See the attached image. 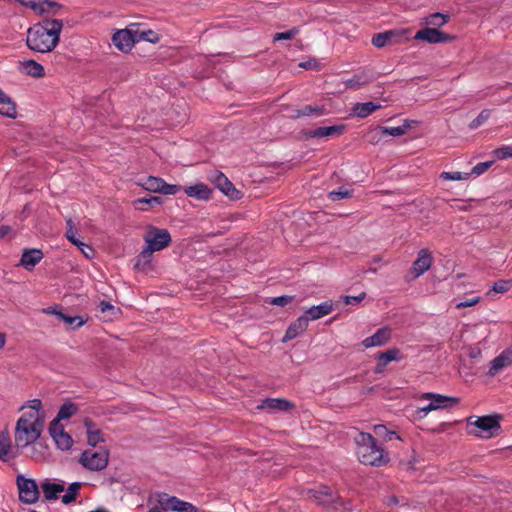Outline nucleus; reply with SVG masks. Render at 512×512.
I'll return each instance as SVG.
<instances>
[{"label":"nucleus","mask_w":512,"mask_h":512,"mask_svg":"<svg viewBox=\"0 0 512 512\" xmlns=\"http://www.w3.org/2000/svg\"><path fill=\"white\" fill-rule=\"evenodd\" d=\"M314 499L323 506H330L335 501L333 490L327 486H321L313 491Z\"/></svg>","instance_id":"nucleus-22"},{"label":"nucleus","mask_w":512,"mask_h":512,"mask_svg":"<svg viewBox=\"0 0 512 512\" xmlns=\"http://www.w3.org/2000/svg\"><path fill=\"white\" fill-rule=\"evenodd\" d=\"M19 68L22 73L34 78H42L45 76L44 67L34 60H25L20 62Z\"/></svg>","instance_id":"nucleus-20"},{"label":"nucleus","mask_w":512,"mask_h":512,"mask_svg":"<svg viewBox=\"0 0 512 512\" xmlns=\"http://www.w3.org/2000/svg\"><path fill=\"white\" fill-rule=\"evenodd\" d=\"M352 196V190L345 187H340L337 190L329 192L328 197L332 201H339L341 199L349 198Z\"/></svg>","instance_id":"nucleus-42"},{"label":"nucleus","mask_w":512,"mask_h":512,"mask_svg":"<svg viewBox=\"0 0 512 512\" xmlns=\"http://www.w3.org/2000/svg\"><path fill=\"white\" fill-rule=\"evenodd\" d=\"M164 180L158 177L150 176L144 180L141 186L150 192L161 193Z\"/></svg>","instance_id":"nucleus-31"},{"label":"nucleus","mask_w":512,"mask_h":512,"mask_svg":"<svg viewBox=\"0 0 512 512\" xmlns=\"http://www.w3.org/2000/svg\"><path fill=\"white\" fill-rule=\"evenodd\" d=\"M512 365V349H505L495 357L491 363L489 368V375L495 376L497 373H499L502 369L509 367Z\"/></svg>","instance_id":"nucleus-14"},{"label":"nucleus","mask_w":512,"mask_h":512,"mask_svg":"<svg viewBox=\"0 0 512 512\" xmlns=\"http://www.w3.org/2000/svg\"><path fill=\"white\" fill-rule=\"evenodd\" d=\"M367 82L368 80H362L361 76H354L353 78L346 81V86L349 88L358 89Z\"/></svg>","instance_id":"nucleus-51"},{"label":"nucleus","mask_w":512,"mask_h":512,"mask_svg":"<svg viewBox=\"0 0 512 512\" xmlns=\"http://www.w3.org/2000/svg\"><path fill=\"white\" fill-rule=\"evenodd\" d=\"M326 113L325 108L321 106L305 105L300 109L294 111L293 118H300L303 116H322Z\"/></svg>","instance_id":"nucleus-28"},{"label":"nucleus","mask_w":512,"mask_h":512,"mask_svg":"<svg viewBox=\"0 0 512 512\" xmlns=\"http://www.w3.org/2000/svg\"><path fill=\"white\" fill-rule=\"evenodd\" d=\"M161 187V193L165 195H175L181 190L180 186L167 184L165 181L163 182V185Z\"/></svg>","instance_id":"nucleus-52"},{"label":"nucleus","mask_w":512,"mask_h":512,"mask_svg":"<svg viewBox=\"0 0 512 512\" xmlns=\"http://www.w3.org/2000/svg\"><path fill=\"white\" fill-rule=\"evenodd\" d=\"M374 432L377 436H382L386 438V435L388 434L389 430L384 425H375Z\"/></svg>","instance_id":"nucleus-57"},{"label":"nucleus","mask_w":512,"mask_h":512,"mask_svg":"<svg viewBox=\"0 0 512 512\" xmlns=\"http://www.w3.org/2000/svg\"><path fill=\"white\" fill-rule=\"evenodd\" d=\"M300 67H303L305 69H316L317 63L314 60H310V61L300 63Z\"/></svg>","instance_id":"nucleus-58"},{"label":"nucleus","mask_w":512,"mask_h":512,"mask_svg":"<svg viewBox=\"0 0 512 512\" xmlns=\"http://www.w3.org/2000/svg\"><path fill=\"white\" fill-rule=\"evenodd\" d=\"M365 298V293H361L359 296H346L345 303L346 304H354L359 303Z\"/></svg>","instance_id":"nucleus-56"},{"label":"nucleus","mask_w":512,"mask_h":512,"mask_svg":"<svg viewBox=\"0 0 512 512\" xmlns=\"http://www.w3.org/2000/svg\"><path fill=\"white\" fill-rule=\"evenodd\" d=\"M480 302V297H472L456 304L457 309L472 307Z\"/></svg>","instance_id":"nucleus-54"},{"label":"nucleus","mask_w":512,"mask_h":512,"mask_svg":"<svg viewBox=\"0 0 512 512\" xmlns=\"http://www.w3.org/2000/svg\"><path fill=\"white\" fill-rule=\"evenodd\" d=\"M469 433L479 438L489 439L496 436L500 431L499 419L497 416H481L468 418Z\"/></svg>","instance_id":"nucleus-6"},{"label":"nucleus","mask_w":512,"mask_h":512,"mask_svg":"<svg viewBox=\"0 0 512 512\" xmlns=\"http://www.w3.org/2000/svg\"><path fill=\"white\" fill-rule=\"evenodd\" d=\"M143 41H148L151 43H156L159 41V36L157 33L150 29H144Z\"/></svg>","instance_id":"nucleus-55"},{"label":"nucleus","mask_w":512,"mask_h":512,"mask_svg":"<svg viewBox=\"0 0 512 512\" xmlns=\"http://www.w3.org/2000/svg\"><path fill=\"white\" fill-rule=\"evenodd\" d=\"M63 22L58 19H45L28 29L27 46L36 52L47 53L54 50L60 40Z\"/></svg>","instance_id":"nucleus-2"},{"label":"nucleus","mask_w":512,"mask_h":512,"mask_svg":"<svg viewBox=\"0 0 512 512\" xmlns=\"http://www.w3.org/2000/svg\"><path fill=\"white\" fill-rule=\"evenodd\" d=\"M85 427L87 429V438L90 445L96 446L99 442L104 441L101 431L95 429L90 421H85Z\"/></svg>","instance_id":"nucleus-29"},{"label":"nucleus","mask_w":512,"mask_h":512,"mask_svg":"<svg viewBox=\"0 0 512 512\" xmlns=\"http://www.w3.org/2000/svg\"><path fill=\"white\" fill-rule=\"evenodd\" d=\"M23 413L16 422L14 439L17 447L25 448L41 436L46 416L40 399L29 400L21 407Z\"/></svg>","instance_id":"nucleus-1"},{"label":"nucleus","mask_w":512,"mask_h":512,"mask_svg":"<svg viewBox=\"0 0 512 512\" xmlns=\"http://www.w3.org/2000/svg\"><path fill=\"white\" fill-rule=\"evenodd\" d=\"M6 343V335L4 333H0V349L4 347Z\"/></svg>","instance_id":"nucleus-64"},{"label":"nucleus","mask_w":512,"mask_h":512,"mask_svg":"<svg viewBox=\"0 0 512 512\" xmlns=\"http://www.w3.org/2000/svg\"><path fill=\"white\" fill-rule=\"evenodd\" d=\"M393 36L392 31L378 33L372 38V44L377 48H382L391 42Z\"/></svg>","instance_id":"nucleus-34"},{"label":"nucleus","mask_w":512,"mask_h":512,"mask_svg":"<svg viewBox=\"0 0 512 512\" xmlns=\"http://www.w3.org/2000/svg\"><path fill=\"white\" fill-rule=\"evenodd\" d=\"M43 312H44L45 314H51V315H55V316H57V317H58V314H59V313H62L61 311H58V310L56 309V307H48V308H45V309L43 310Z\"/></svg>","instance_id":"nucleus-62"},{"label":"nucleus","mask_w":512,"mask_h":512,"mask_svg":"<svg viewBox=\"0 0 512 512\" xmlns=\"http://www.w3.org/2000/svg\"><path fill=\"white\" fill-rule=\"evenodd\" d=\"M12 231L11 227L10 226H7V225H2L0 227V238H4L5 236H7L10 232Z\"/></svg>","instance_id":"nucleus-59"},{"label":"nucleus","mask_w":512,"mask_h":512,"mask_svg":"<svg viewBox=\"0 0 512 512\" xmlns=\"http://www.w3.org/2000/svg\"><path fill=\"white\" fill-rule=\"evenodd\" d=\"M299 33V30L297 28H292L285 32H279L274 35V41H280V40H290L295 35Z\"/></svg>","instance_id":"nucleus-49"},{"label":"nucleus","mask_w":512,"mask_h":512,"mask_svg":"<svg viewBox=\"0 0 512 512\" xmlns=\"http://www.w3.org/2000/svg\"><path fill=\"white\" fill-rule=\"evenodd\" d=\"M469 173L462 172H442L440 178L443 180L460 181L469 178Z\"/></svg>","instance_id":"nucleus-45"},{"label":"nucleus","mask_w":512,"mask_h":512,"mask_svg":"<svg viewBox=\"0 0 512 512\" xmlns=\"http://www.w3.org/2000/svg\"><path fill=\"white\" fill-rule=\"evenodd\" d=\"M494 153L498 159L512 158V145H506L497 148Z\"/></svg>","instance_id":"nucleus-48"},{"label":"nucleus","mask_w":512,"mask_h":512,"mask_svg":"<svg viewBox=\"0 0 512 512\" xmlns=\"http://www.w3.org/2000/svg\"><path fill=\"white\" fill-rule=\"evenodd\" d=\"M16 484L19 492V499L25 504H34L38 501L40 493L35 480L18 475Z\"/></svg>","instance_id":"nucleus-9"},{"label":"nucleus","mask_w":512,"mask_h":512,"mask_svg":"<svg viewBox=\"0 0 512 512\" xmlns=\"http://www.w3.org/2000/svg\"><path fill=\"white\" fill-rule=\"evenodd\" d=\"M386 364L383 363L382 361L378 360V363L375 367V373H378V374H381L384 372L385 368H386Z\"/></svg>","instance_id":"nucleus-61"},{"label":"nucleus","mask_w":512,"mask_h":512,"mask_svg":"<svg viewBox=\"0 0 512 512\" xmlns=\"http://www.w3.org/2000/svg\"><path fill=\"white\" fill-rule=\"evenodd\" d=\"M511 286H512L511 280H499V281H496L493 284L492 289L488 292V295H490L491 292H494V293H505V292L510 290Z\"/></svg>","instance_id":"nucleus-43"},{"label":"nucleus","mask_w":512,"mask_h":512,"mask_svg":"<svg viewBox=\"0 0 512 512\" xmlns=\"http://www.w3.org/2000/svg\"><path fill=\"white\" fill-rule=\"evenodd\" d=\"M333 310V304L331 301H325L322 302L319 305L312 306L309 309H307L303 317L306 318L307 322L318 320L328 314H330Z\"/></svg>","instance_id":"nucleus-17"},{"label":"nucleus","mask_w":512,"mask_h":512,"mask_svg":"<svg viewBox=\"0 0 512 512\" xmlns=\"http://www.w3.org/2000/svg\"><path fill=\"white\" fill-rule=\"evenodd\" d=\"M133 43L143 41L144 28L141 24L133 23L127 27Z\"/></svg>","instance_id":"nucleus-39"},{"label":"nucleus","mask_w":512,"mask_h":512,"mask_svg":"<svg viewBox=\"0 0 512 512\" xmlns=\"http://www.w3.org/2000/svg\"><path fill=\"white\" fill-rule=\"evenodd\" d=\"M41 488L46 499L55 500L58 498V494L64 491V484L45 480L41 484Z\"/></svg>","instance_id":"nucleus-26"},{"label":"nucleus","mask_w":512,"mask_h":512,"mask_svg":"<svg viewBox=\"0 0 512 512\" xmlns=\"http://www.w3.org/2000/svg\"><path fill=\"white\" fill-rule=\"evenodd\" d=\"M11 451V443L9 438L0 436V460L8 461Z\"/></svg>","instance_id":"nucleus-41"},{"label":"nucleus","mask_w":512,"mask_h":512,"mask_svg":"<svg viewBox=\"0 0 512 512\" xmlns=\"http://www.w3.org/2000/svg\"><path fill=\"white\" fill-rule=\"evenodd\" d=\"M78 412V407L73 402H65L59 409L57 414L58 420H66L75 415Z\"/></svg>","instance_id":"nucleus-30"},{"label":"nucleus","mask_w":512,"mask_h":512,"mask_svg":"<svg viewBox=\"0 0 512 512\" xmlns=\"http://www.w3.org/2000/svg\"><path fill=\"white\" fill-rule=\"evenodd\" d=\"M308 324L309 323L307 322L306 318L303 317V315L297 318L289 325L288 329L286 330V333L283 337V342L292 340L299 334L303 333L307 329Z\"/></svg>","instance_id":"nucleus-19"},{"label":"nucleus","mask_w":512,"mask_h":512,"mask_svg":"<svg viewBox=\"0 0 512 512\" xmlns=\"http://www.w3.org/2000/svg\"><path fill=\"white\" fill-rule=\"evenodd\" d=\"M184 192L189 196L198 200H207L210 198L211 190L207 185L200 183L184 188Z\"/></svg>","instance_id":"nucleus-25"},{"label":"nucleus","mask_w":512,"mask_h":512,"mask_svg":"<svg viewBox=\"0 0 512 512\" xmlns=\"http://www.w3.org/2000/svg\"><path fill=\"white\" fill-rule=\"evenodd\" d=\"M490 116H491V110H489V109L482 110L479 113V115L474 120H472V122L470 123L469 127L471 129L478 128L479 126L484 124L489 119Z\"/></svg>","instance_id":"nucleus-44"},{"label":"nucleus","mask_w":512,"mask_h":512,"mask_svg":"<svg viewBox=\"0 0 512 512\" xmlns=\"http://www.w3.org/2000/svg\"><path fill=\"white\" fill-rule=\"evenodd\" d=\"M58 318L73 328H79L85 324V320L80 316H68L64 313H59Z\"/></svg>","instance_id":"nucleus-38"},{"label":"nucleus","mask_w":512,"mask_h":512,"mask_svg":"<svg viewBox=\"0 0 512 512\" xmlns=\"http://www.w3.org/2000/svg\"><path fill=\"white\" fill-rule=\"evenodd\" d=\"M112 41L114 45L121 51L130 50L134 44L127 28L117 31L113 35Z\"/></svg>","instance_id":"nucleus-21"},{"label":"nucleus","mask_w":512,"mask_h":512,"mask_svg":"<svg viewBox=\"0 0 512 512\" xmlns=\"http://www.w3.org/2000/svg\"><path fill=\"white\" fill-rule=\"evenodd\" d=\"M67 226H68V229H67V232H66L67 239L70 242H72L74 245H76V246L82 245V246L88 248L90 251H92V248L89 245H87V244L79 241L78 239H76V233L77 232L74 229L73 221L71 219L67 220Z\"/></svg>","instance_id":"nucleus-37"},{"label":"nucleus","mask_w":512,"mask_h":512,"mask_svg":"<svg viewBox=\"0 0 512 512\" xmlns=\"http://www.w3.org/2000/svg\"><path fill=\"white\" fill-rule=\"evenodd\" d=\"M294 408V404L283 398H267L257 406L259 410L288 411Z\"/></svg>","instance_id":"nucleus-16"},{"label":"nucleus","mask_w":512,"mask_h":512,"mask_svg":"<svg viewBox=\"0 0 512 512\" xmlns=\"http://www.w3.org/2000/svg\"><path fill=\"white\" fill-rule=\"evenodd\" d=\"M61 420L55 418L49 426V433L51 437L54 439L58 435H61L65 432L63 425L60 423Z\"/></svg>","instance_id":"nucleus-47"},{"label":"nucleus","mask_w":512,"mask_h":512,"mask_svg":"<svg viewBox=\"0 0 512 512\" xmlns=\"http://www.w3.org/2000/svg\"><path fill=\"white\" fill-rule=\"evenodd\" d=\"M414 39L416 40H422L427 43H444L450 41L452 38L443 32H440L436 28H424L419 30L415 36Z\"/></svg>","instance_id":"nucleus-12"},{"label":"nucleus","mask_w":512,"mask_h":512,"mask_svg":"<svg viewBox=\"0 0 512 512\" xmlns=\"http://www.w3.org/2000/svg\"><path fill=\"white\" fill-rule=\"evenodd\" d=\"M421 400H429L430 403L424 407L416 409L413 414L412 418L414 420H420L427 416V414L431 411L440 410V409H446L449 407H452L459 403V399L456 397H449L437 393H423L420 396Z\"/></svg>","instance_id":"nucleus-5"},{"label":"nucleus","mask_w":512,"mask_h":512,"mask_svg":"<svg viewBox=\"0 0 512 512\" xmlns=\"http://www.w3.org/2000/svg\"><path fill=\"white\" fill-rule=\"evenodd\" d=\"M53 440L55 441L57 447L60 448L61 450H69L73 445V440L71 436L66 432H64L61 435H58Z\"/></svg>","instance_id":"nucleus-40"},{"label":"nucleus","mask_w":512,"mask_h":512,"mask_svg":"<svg viewBox=\"0 0 512 512\" xmlns=\"http://www.w3.org/2000/svg\"><path fill=\"white\" fill-rule=\"evenodd\" d=\"M109 462V453L107 450H85L80 458L79 463L90 471H101L105 469Z\"/></svg>","instance_id":"nucleus-8"},{"label":"nucleus","mask_w":512,"mask_h":512,"mask_svg":"<svg viewBox=\"0 0 512 512\" xmlns=\"http://www.w3.org/2000/svg\"><path fill=\"white\" fill-rule=\"evenodd\" d=\"M407 128L408 126L404 125L397 127H382L381 130L384 135L397 137L403 135L406 132Z\"/></svg>","instance_id":"nucleus-46"},{"label":"nucleus","mask_w":512,"mask_h":512,"mask_svg":"<svg viewBox=\"0 0 512 512\" xmlns=\"http://www.w3.org/2000/svg\"><path fill=\"white\" fill-rule=\"evenodd\" d=\"M391 338V330L387 327L378 329L372 336L363 340L365 348L379 347L386 344Z\"/></svg>","instance_id":"nucleus-15"},{"label":"nucleus","mask_w":512,"mask_h":512,"mask_svg":"<svg viewBox=\"0 0 512 512\" xmlns=\"http://www.w3.org/2000/svg\"><path fill=\"white\" fill-rule=\"evenodd\" d=\"M356 454L364 465L380 467L388 463L389 457L384 450L376 445L374 437L369 433L360 432L355 436Z\"/></svg>","instance_id":"nucleus-3"},{"label":"nucleus","mask_w":512,"mask_h":512,"mask_svg":"<svg viewBox=\"0 0 512 512\" xmlns=\"http://www.w3.org/2000/svg\"><path fill=\"white\" fill-rule=\"evenodd\" d=\"M0 114L8 117L15 118L17 111L16 105L12 99L0 89Z\"/></svg>","instance_id":"nucleus-23"},{"label":"nucleus","mask_w":512,"mask_h":512,"mask_svg":"<svg viewBox=\"0 0 512 512\" xmlns=\"http://www.w3.org/2000/svg\"><path fill=\"white\" fill-rule=\"evenodd\" d=\"M491 165V161L478 163L472 168L471 174L479 176L486 172L491 167Z\"/></svg>","instance_id":"nucleus-50"},{"label":"nucleus","mask_w":512,"mask_h":512,"mask_svg":"<svg viewBox=\"0 0 512 512\" xmlns=\"http://www.w3.org/2000/svg\"><path fill=\"white\" fill-rule=\"evenodd\" d=\"M401 439L400 436L394 432V431H389L388 434L386 435V438L387 440H392V439Z\"/></svg>","instance_id":"nucleus-63"},{"label":"nucleus","mask_w":512,"mask_h":512,"mask_svg":"<svg viewBox=\"0 0 512 512\" xmlns=\"http://www.w3.org/2000/svg\"><path fill=\"white\" fill-rule=\"evenodd\" d=\"M157 506L159 510L173 512H201L196 506L190 502L183 501L176 496H170L167 493H159L156 495Z\"/></svg>","instance_id":"nucleus-7"},{"label":"nucleus","mask_w":512,"mask_h":512,"mask_svg":"<svg viewBox=\"0 0 512 512\" xmlns=\"http://www.w3.org/2000/svg\"><path fill=\"white\" fill-rule=\"evenodd\" d=\"M82 484L80 482H73L69 485L66 493L62 496V502L64 504H70L76 500Z\"/></svg>","instance_id":"nucleus-32"},{"label":"nucleus","mask_w":512,"mask_h":512,"mask_svg":"<svg viewBox=\"0 0 512 512\" xmlns=\"http://www.w3.org/2000/svg\"><path fill=\"white\" fill-rule=\"evenodd\" d=\"M447 16L441 13H433L425 18V24L430 28L441 27L447 22Z\"/></svg>","instance_id":"nucleus-33"},{"label":"nucleus","mask_w":512,"mask_h":512,"mask_svg":"<svg viewBox=\"0 0 512 512\" xmlns=\"http://www.w3.org/2000/svg\"><path fill=\"white\" fill-rule=\"evenodd\" d=\"M209 180L226 196L237 199L239 191L235 189L229 179L221 172L215 171L209 176Z\"/></svg>","instance_id":"nucleus-10"},{"label":"nucleus","mask_w":512,"mask_h":512,"mask_svg":"<svg viewBox=\"0 0 512 512\" xmlns=\"http://www.w3.org/2000/svg\"><path fill=\"white\" fill-rule=\"evenodd\" d=\"M381 108L380 104H376L374 102H364V103H356L352 111L353 113L360 117V118H366L370 114H372L374 111Z\"/></svg>","instance_id":"nucleus-27"},{"label":"nucleus","mask_w":512,"mask_h":512,"mask_svg":"<svg viewBox=\"0 0 512 512\" xmlns=\"http://www.w3.org/2000/svg\"><path fill=\"white\" fill-rule=\"evenodd\" d=\"M345 131V126L343 124L319 127L317 129L311 130L308 132V136L311 138H324V137H332L339 136L343 134Z\"/></svg>","instance_id":"nucleus-18"},{"label":"nucleus","mask_w":512,"mask_h":512,"mask_svg":"<svg viewBox=\"0 0 512 512\" xmlns=\"http://www.w3.org/2000/svg\"><path fill=\"white\" fill-rule=\"evenodd\" d=\"M401 358L400 350L397 348L387 350L386 352L380 353L378 356V360L382 361L386 365L391 361H399Z\"/></svg>","instance_id":"nucleus-35"},{"label":"nucleus","mask_w":512,"mask_h":512,"mask_svg":"<svg viewBox=\"0 0 512 512\" xmlns=\"http://www.w3.org/2000/svg\"><path fill=\"white\" fill-rule=\"evenodd\" d=\"M432 256L429 250L422 249L418 252L416 260L413 262L411 274L414 278H418L428 271L432 265Z\"/></svg>","instance_id":"nucleus-11"},{"label":"nucleus","mask_w":512,"mask_h":512,"mask_svg":"<svg viewBox=\"0 0 512 512\" xmlns=\"http://www.w3.org/2000/svg\"><path fill=\"white\" fill-rule=\"evenodd\" d=\"M43 258V253L38 249L26 250L21 257V265L26 269H32Z\"/></svg>","instance_id":"nucleus-24"},{"label":"nucleus","mask_w":512,"mask_h":512,"mask_svg":"<svg viewBox=\"0 0 512 512\" xmlns=\"http://www.w3.org/2000/svg\"><path fill=\"white\" fill-rule=\"evenodd\" d=\"M23 6L29 7L35 12L40 14L43 13H56V9L60 8V5L50 0H17Z\"/></svg>","instance_id":"nucleus-13"},{"label":"nucleus","mask_w":512,"mask_h":512,"mask_svg":"<svg viewBox=\"0 0 512 512\" xmlns=\"http://www.w3.org/2000/svg\"><path fill=\"white\" fill-rule=\"evenodd\" d=\"M293 300L292 296H278L271 299L270 303L275 306H286Z\"/></svg>","instance_id":"nucleus-53"},{"label":"nucleus","mask_w":512,"mask_h":512,"mask_svg":"<svg viewBox=\"0 0 512 512\" xmlns=\"http://www.w3.org/2000/svg\"><path fill=\"white\" fill-rule=\"evenodd\" d=\"M99 307L102 312H106V311L114 308L113 305H111L109 302H106V301L100 302Z\"/></svg>","instance_id":"nucleus-60"},{"label":"nucleus","mask_w":512,"mask_h":512,"mask_svg":"<svg viewBox=\"0 0 512 512\" xmlns=\"http://www.w3.org/2000/svg\"><path fill=\"white\" fill-rule=\"evenodd\" d=\"M145 246L137 257L136 266L148 264L154 252L161 251L171 243V235L167 229L149 226L144 237Z\"/></svg>","instance_id":"nucleus-4"},{"label":"nucleus","mask_w":512,"mask_h":512,"mask_svg":"<svg viewBox=\"0 0 512 512\" xmlns=\"http://www.w3.org/2000/svg\"><path fill=\"white\" fill-rule=\"evenodd\" d=\"M162 200L160 197L151 196L148 198H140L134 201V207L138 210H145L144 205H149L150 207H154L156 205H160Z\"/></svg>","instance_id":"nucleus-36"}]
</instances>
